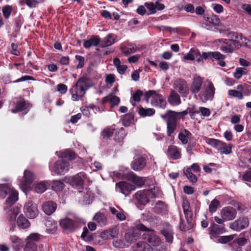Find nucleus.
Returning a JSON list of instances; mask_svg holds the SVG:
<instances>
[{
  "instance_id": "33",
  "label": "nucleus",
  "mask_w": 251,
  "mask_h": 251,
  "mask_svg": "<svg viewBox=\"0 0 251 251\" xmlns=\"http://www.w3.org/2000/svg\"><path fill=\"white\" fill-rule=\"evenodd\" d=\"M49 186L50 183L48 181H42L35 185L34 190L37 193H43Z\"/></svg>"
},
{
  "instance_id": "7",
  "label": "nucleus",
  "mask_w": 251,
  "mask_h": 251,
  "mask_svg": "<svg viewBox=\"0 0 251 251\" xmlns=\"http://www.w3.org/2000/svg\"><path fill=\"white\" fill-rule=\"evenodd\" d=\"M35 179L34 175L29 170H25L23 179L20 181V187L25 193H26L31 189V184Z\"/></svg>"
},
{
  "instance_id": "44",
  "label": "nucleus",
  "mask_w": 251,
  "mask_h": 251,
  "mask_svg": "<svg viewBox=\"0 0 251 251\" xmlns=\"http://www.w3.org/2000/svg\"><path fill=\"white\" fill-rule=\"evenodd\" d=\"M247 69L245 68L238 67L233 73V76L237 79H240L243 75L247 74Z\"/></svg>"
},
{
  "instance_id": "19",
  "label": "nucleus",
  "mask_w": 251,
  "mask_h": 251,
  "mask_svg": "<svg viewBox=\"0 0 251 251\" xmlns=\"http://www.w3.org/2000/svg\"><path fill=\"white\" fill-rule=\"evenodd\" d=\"M167 156L174 160H176L181 158V149L176 146L170 145L168 147Z\"/></svg>"
},
{
  "instance_id": "2",
  "label": "nucleus",
  "mask_w": 251,
  "mask_h": 251,
  "mask_svg": "<svg viewBox=\"0 0 251 251\" xmlns=\"http://www.w3.org/2000/svg\"><path fill=\"white\" fill-rule=\"evenodd\" d=\"M187 110H184L180 112H176L169 111L165 115H162L161 117L165 120L167 125V133L169 136H171L176 127V120L180 119L182 116L187 114Z\"/></svg>"
},
{
  "instance_id": "35",
  "label": "nucleus",
  "mask_w": 251,
  "mask_h": 251,
  "mask_svg": "<svg viewBox=\"0 0 251 251\" xmlns=\"http://www.w3.org/2000/svg\"><path fill=\"white\" fill-rule=\"evenodd\" d=\"M154 210L156 212L161 215H166L168 213L167 205L162 201H158L154 207Z\"/></svg>"
},
{
  "instance_id": "10",
  "label": "nucleus",
  "mask_w": 251,
  "mask_h": 251,
  "mask_svg": "<svg viewBox=\"0 0 251 251\" xmlns=\"http://www.w3.org/2000/svg\"><path fill=\"white\" fill-rule=\"evenodd\" d=\"M102 135L106 138L113 137L114 140L123 139L125 136L124 129L122 127L120 129L106 128L103 130Z\"/></svg>"
},
{
  "instance_id": "45",
  "label": "nucleus",
  "mask_w": 251,
  "mask_h": 251,
  "mask_svg": "<svg viewBox=\"0 0 251 251\" xmlns=\"http://www.w3.org/2000/svg\"><path fill=\"white\" fill-rule=\"evenodd\" d=\"M19 213V209L17 207H10L7 216V218L9 221H14Z\"/></svg>"
},
{
  "instance_id": "6",
  "label": "nucleus",
  "mask_w": 251,
  "mask_h": 251,
  "mask_svg": "<svg viewBox=\"0 0 251 251\" xmlns=\"http://www.w3.org/2000/svg\"><path fill=\"white\" fill-rule=\"evenodd\" d=\"M199 93L198 96L203 102L212 100L215 93V88L213 83L207 80L204 84L203 88Z\"/></svg>"
},
{
  "instance_id": "42",
  "label": "nucleus",
  "mask_w": 251,
  "mask_h": 251,
  "mask_svg": "<svg viewBox=\"0 0 251 251\" xmlns=\"http://www.w3.org/2000/svg\"><path fill=\"white\" fill-rule=\"evenodd\" d=\"M10 195L6 201V203L8 204H13L18 200V193L16 190L12 191Z\"/></svg>"
},
{
  "instance_id": "41",
  "label": "nucleus",
  "mask_w": 251,
  "mask_h": 251,
  "mask_svg": "<svg viewBox=\"0 0 251 251\" xmlns=\"http://www.w3.org/2000/svg\"><path fill=\"white\" fill-rule=\"evenodd\" d=\"M155 112L153 108H144L141 107L139 109V114L141 117H145L147 116H151Z\"/></svg>"
},
{
  "instance_id": "51",
  "label": "nucleus",
  "mask_w": 251,
  "mask_h": 251,
  "mask_svg": "<svg viewBox=\"0 0 251 251\" xmlns=\"http://www.w3.org/2000/svg\"><path fill=\"white\" fill-rule=\"evenodd\" d=\"M184 173L187 178L192 183H195L197 181V177L191 171V168H187L184 171Z\"/></svg>"
},
{
  "instance_id": "34",
  "label": "nucleus",
  "mask_w": 251,
  "mask_h": 251,
  "mask_svg": "<svg viewBox=\"0 0 251 251\" xmlns=\"http://www.w3.org/2000/svg\"><path fill=\"white\" fill-rule=\"evenodd\" d=\"M115 38L116 36L114 34H109L100 42V46L106 47L112 45L115 43Z\"/></svg>"
},
{
  "instance_id": "61",
  "label": "nucleus",
  "mask_w": 251,
  "mask_h": 251,
  "mask_svg": "<svg viewBox=\"0 0 251 251\" xmlns=\"http://www.w3.org/2000/svg\"><path fill=\"white\" fill-rule=\"evenodd\" d=\"M228 94L230 96L238 98L239 99H242L243 98V96L242 93L238 91L235 90H230L228 91Z\"/></svg>"
},
{
  "instance_id": "16",
  "label": "nucleus",
  "mask_w": 251,
  "mask_h": 251,
  "mask_svg": "<svg viewBox=\"0 0 251 251\" xmlns=\"http://www.w3.org/2000/svg\"><path fill=\"white\" fill-rule=\"evenodd\" d=\"M148 233H144L143 234L144 239L148 242V244L152 246H158L160 244V239L154 233L152 230H151L148 228Z\"/></svg>"
},
{
  "instance_id": "21",
  "label": "nucleus",
  "mask_w": 251,
  "mask_h": 251,
  "mask_svg": "<svg viewBox=\"0 0 251 251\" xmlns=\"http://www.w3.org/2000/svg\"><path fill=\"white\" fill-rule=\"evenodd\" d=\"M56 207V204L52 201H46L42 205L43 211L48 215H51L55 211Z\"/></svg>"
},
{
  "instance_id": "58",
  "label": "nucleus",
  "mask_w": 251,
  "mask_h": 251,
  "mask_svg": "<svg viewBox=\"0 0 251 251\" xmlns=\"http://www.w3.org/2000/svg\"><path fill=\"white\" fill-rule=\"evenodd\" d=\"M12 7L11 6L7 5L4 6L2 8V13L4 17L6 19H8L11 13Z\"/></svg>"
},
{
  "instance_id": "55",
  "label": "nucleus",
  "mask_w": 251,
  "mask_h": 251,
  "mask_svg": "<svg viewBox=\"0 0 251 251\" xmlns=\"http://www.w3.org/2000/svg\"><path fill=\"white\" fill-rule=\"evenodd\" d=\"M162 233L165 236L167 242H171L173 241V233L171 230L164 229L162 230Z\"/></svg>"
},
{
  "instance_id": "22",
  "label": "nucleus",
  "mask_w": 251,
  "mask_h": 251,
  "mask_svg": "<svg viewBox=\"0 0 251 251\" xmlns=\"http://www.w3.org/2000/svg\"><path fill=\"white\" fill-rule=\"evenodd\" d=\"M202 57L205 60L207 59H210L212 60L215 59L218 61L219 60H224L225 58V56L221 54L218 51H208L203 52L202 53Z\"/></svg>"
},
{
  "instance_id": "36",
  "label": "nucleus",
  "mask_w": 251,
  "mask_h": 251,
  "mask_svg": "<svg viewBox=\"0 0 251 251\" xmlns=\"http://www.w3.org/2000/svg\"><path fill=\"white\" fill-rule=\"evenodd\" d=\"M192 134L186 129L182 130L178 134V138L183 144H186Z\"/></svg>"
},
{
  "instance_id": "46",
  "label": "nucleus",
  "mask_w": 251,
  "mask_h": 251,
  "mask_svg": "<svg viewBox=\"0 0 251 251\" xmlns=\"http://www.w3.org/2000/svg\"><path fill=\"white\" fill-rule=\"evenodd\" d=\"M235 38L239 39L242 46H244L247 47H251V42L247 38L244 37L242 34L235 33Z\"/></svg>"
},
{
  "instance_id": "37",
  "label": "nucleus",
  "mask_w": 251,
  "mask_h": 251,
  "mask_svg": "<svg viewBox=\"0 0 251 251\" xmlns=\"http://www.w3.org/2000/svg\"><path fill=\"white\" fill-rule=\"evenodd\" d=\"M93 220L97 222L100 226L105 225L107 223V218L105 215L101 212H97L95 215Z\"/></svg>"
},
{
  "instance_id": "8",
  "label": "nucleus",
  "mask_w": 251,
  "mask_h": 251,
  "mask_svg": "<svg viewBox=\"0 0 251 251\" xmlns=\"http://www.w3.org/2000/svg\"><path fill=\"white\" fill-rule=\"evenodd\" d=\"M86 179V176L85 174L83 172H81L74 176L66 177V181L73 187L77 189L78 192H80V189L82 188L84 181Z\"/></svg>"
},
{
  "instance_id": "43",
  "label": "nucleus",
  "mask_w": 251,
  "mask_h": 251,
  "mask_svg": "<svg viewBox=\"0 0 251 251\" xmlns=\"http://www.w3.org/2000/svg\"><path fill=\"white\" fill-rule=\"evenodd\" d=\"M14 190L12 189L8 184L0 185V197L4 198L5 196Z\"/></svg>"
},
{
  "instance_id": "18",
  "label": "nucleus",
  "mask_w": 251,
  "mask_h": 251,
  "mask_svg": "<svg viewBox=\"0 0 251 251\" xmlns=\"http://www.w3.org/2000/svg\"><path fill=\"white\" fill-rule=\"evenodd\" d=\"M146 165V160L143 157H137L134 158L131 164L133 170L139 171L143 170Z\"/></svg>"
},
{
  "instance_id": "1",
  "label": "nucleus",
  "mask_w": 251,
  "mask_h": 251,
  "mask_svg": "<svg viewBox=\"0 0 251 251\" xmlns=\"http://www.w3.org/2000/svg\"><path fill=\"white\" fill-rule=\"evenodd\" d=\"M92 86L91 80L85 77L80 78L70 90L73 101H78L85 94L87 90Z\"/></svg>"
},
{
  "instance_id": "40",
  "label": "nucleus",
  "mask_w": 251,
  "mask_h": 251,
  "mask_svg": "<svg viewBox=\"0 0 251 251\" xmlns=\"http://www.w3.org/2000/svg\"><path fill=\"white\" fill-rule=\"evenodd\" d=\"M228 39H218L217 40V42H219L221 44V50L226 53H229L232 52L231 47L229 46L227 43Z\"/></svg>"
},
{
  "instance_id": "17",
  "label": "nucleus",
  "mask_w": 251,
  "mask_h": 251,
  "mask_svg": "<svg viewBox=\"0 0 251 251\" xmlns=\"http://www.w3.org/2000/svg\"><path fill=\"white\" fill-rule=\"evenodd\" d=\"M116 189L125 196H127L132 191L134 190V185L125 181H122L116 183Z\"/></svg>"
},
{
  "instance_id": "63",
  "label": "nucleus",
  "mask_w": 251,
  "mask_h": 251,
  "mask_svg": "<svg viewBox=\"0 0 251 251\" xmlns=\"http://www.w3.org/2000/svg\"><path fill=\"white\" fill-rule=\"evenodd\" d=\"M220 141L218 140L213 138H207L206 139V143L215 148L217 147L218 144Z\"/></svg>"
},
{
  "instance_id": "27",
  "label": "nucleus",
  "mask_w": 251,
  "mask_h": 251,
  "mask_svg": "<svg viewBox=\"0 0 251 251\" xmlns=\"http://www.w3.org/2000/svg\"><path fill=\"white\" fill-rule=\"evenodd\" d=\"M133 251H153V250L145 241H139L133 247Z\"/></svg>"
},
{
  "instance_id": "49",
  "label": "nucleus",
  "mask_w": 251,
  "mask_h": 251,
  "mask_svg": "<svg viewBox=\"0 0 251 251\" xmlns=\"http://www.w3.org/2000/svg\"><path fill=\"white\" fill-rule=\"evenodd\" d=\"M45 224L48 227V228L47 229V231H48V232L50 233H52L56 230L57 224L55 222L47 221Z\"/></svg>"
},
{
  "instance_id": "28",
  "label": "nucleus",
  "mask_w": 251,
  "mask_h": 251,
  "mask_svg": "<svg viewBox=\"0 0 251 251\" xmlns=\"http://www.w3.org/2000/svg\"><path fill=\"white\" fill-rule=\"evenodd\" d=\"M30 107L29 104H27L25 101L22 100L19 102L15 109L11 110V112L15 113L18 111H21L23 114H25L29 111Z\"/></svg>"
},
{
  "instance_id": "15",
  "label": "nucleus",
  "mask_w": 251,
  "mask_h": 251,
  "mask_svg": "<svg viewBox=\"0 0 251 251\" xmlns=\"http://www.w3.org/2000/svg\"><path fill=\"white\" fill-rule=\"evenodd\" d=\"M236 210L230 206L224 207L220 211L221 216L225 221L232 220L236 217Z\"/></svg>"
},
{
  "instance_id": "26",
  "label": "nucleus",
  "mask_w": 251,
  "mask_h": 251,
  "mask_svg": "<svg viewBox=\"0 0 251 251\" xmlns=\"http://www.w3.org/2000/svg\"><path fill=\"white\" fill-rule=\"evenodd\" d=\"M109 209L112 214L115 215L118 220L122 221L126 219V217L124 213L123 210L120 207L116 206V207H114L110 206Z\"/></svg>"
},
{
  "instance_id": "32",
  "label": "nucleus",
  "mask_w": 251,
  "mask_h": 251,
  "mask_svg": "<svg viewBox=\"0 0 251 251\" xmlns=\"http://www.w3.org/2000/svg\"><path fill=\"white\" fill-rule=\"evenodd\" d=\"M121 51L123 54L127 56L129 54L135 53L137 50V47L134 44H127L121 48Z\"/></svg>"
},
{
  "instance_id": "24",
  "label": "nucleus",
  "mask_w": 251,
  "mask_h": 251,
  "mask_svg": "<svg viewBox=\"0 0 251 251\" xmlns=\"http://www.w3.org/2000/svg\"><path fill=\"white\" fill-rule=\"evenodd\" d=\"M59 224L63 228L70 230H74L77 226L76 222H74L68 218L61 220Z\"/></svg>"
},
{
  "instance_id": "57",
  "label": "nucleus",
  "mask_w": 251,
  "mask_h": 251,
  "mask_svg": "<svg viewBox=\"0 0 251 251\" xmlns=\"http://www.w3.org/2000/svg\"><path fill=\"white\" fill-rule=\"evenodd\" d=\"M37 247L35 243L27 241L25 248V251H37Z\"/></svg>"
},
{
  "instance_id": "64",
  "label": "nucleus",
  "mask_w": 251,
  "mask_h": 251,
  "mask_svg": "<svg viewBox=\"0 0 251 251\" xmlns=\"http://www.w3.org/2000/svg\"><path fill=\"white\" fill-rule=\"evenodd\" d=\"M145 5L147 7L148 10L151 12V14H154L156 13V8L155 4L152 2H146Z\"/></svg>"
},
{
  "instance_id": "20",
  "label": "nucleus",
  "mask_w": 251,
  "mask_h": 251,
  "mask_svg": "<svg viewBox=\"0 0 251 251\" xmlns=\"http://www.w3.org/2000/svg\"><path fill=\"white\" fill-rule=\"evenodd\" d=\"M126 178L138 186H141L145 183V180L143 177H139L132 172H128L126 175Z\"/></svg>"
},
{
  "instance_id": "38",
  "label": "nucleus",
  "mask_w": 251,
  "mask_h": 251,
  "mask_svg": "<svg viewBox=\"0 0 251 251\" xmlns=\"http://www.w3.org/2000/svg\"><path fill=\"white\" fill-rule=\"evenodd\" d=\"M10 240L12 243V246L15 250L16 251L20 249V247L23 245V241L22 240L16 236H11Z\"/></svg>"
},
{
  "instance_id": "30",
  "label": "nucleus",
  "mask_w": 251,
  "mask_h": 251,
  "mask_svg": "<svg viewBox=\"0 0 251 251\" xmlns=\"http://www.w3.org/2000/svg\"><path fill=\"white\" fill-rule=\"evenodd\" d=\"M109 101L111 106L113 107L115 105H118L120 101V98L112 94H109V95L105 97L102 99V103H104L106 102Z\"/></svg>"
},
{
  "instance_id": "5",
  "label": "nucleus",
  "mask_w": 251,
  "mask_h": 251,
  "mask_svg": "<svg viewBox=\"0 0 251 251\" xmlns=\"http://www.w3.org/2000/svg\"><path fill=\"white\" fill-rule=\"evenodd\" d=\"M146 97L147 101H150L151 104L153 106L162 108L166 106V101L165 98L154 91H149L146 94Z\"/></svg>"
},
{
  "instance_id": "31",
  "label": "nucleus",
  "mask_w": 251,
  "mask_h": 251,
  "mask_svg": "<svg viewBox=\"0 0 251 251\" xmlns=\"http://www.w3.org/2000/svg\"><path fill=\"white\" fill-rule=\"evenodd\" d=\"M100 43V39L98 37L93 36L90 39L84 42L83 47L85 49H89L92 46H97Z\"/></svg>"
},
{
  "instance_id": "59",
  "label": "nucleus",
  "mask_w": 251,
  "mask_h": 251,
  "mask_svg": "<svg viewBox=\"0 0 251 251\" xmlns=\"http://www.w3.org/2000/svg\"><path fill=\"white\" fill-rule=\"evenodd\" d=\"M113 246L118 248H124L128 246L122 240L117 239L113 241Z\"/></svg>"
},
{
  "instance_id": "25",
  "label": "nucleus",
  "mask_w": 251,
  "mask_h": 251,
  "mask_svg": "<svg viewBox=\"0 0 251 251\" xmlns=\"http://www.w3.org/2000/svg\"><path fill=\"white\" fill-rule=\"evenodd\" d=\"M168 101L170 104L173 106L178 105L181 103L180 97L174 90H171L170 95L168 98Z\"/></svg>"
},
{
  "instance_id": "14",
  "label": "nucleus",
  "mask_w": 251,
  "mask_h": 251,
  "mask_svg": "<svg viewBox=\"0 0 251 251\" xmlns=\"http://www.w3.org/2000/svg\"><path fill=\"white\" fill-rule=\"evenodd\" d=\"M249 225V219L247 217H240L230 225V228L232 230L240 231L247 228Z\"/></svg>"
},
{
  "instance_id": "56",
  "label": "nucleus",
  "mask_w": 251,
  "mask_h": 251,
  "mask_svg": "<svg viewBox=\"0 0 251 251\" xmlns=\"http://www.w3.org/2000/svg\"><path fill=\"white\" fill-rule=\"evenodd\" d=\"M234 238V235H228V236H222L218 238V241L219 243L222 244H226L231 241Z\"/></svg>"
},
{
  "instance_id": "39",
  "label": "nucleus",
  "mask_w": 251,
  "mask_h": 251,
  "mask_svg": "<svg viewBox=\"0 0 251 251\" xmlns=\"http://www.w3.org/2000/svg\"><path fill=\"white\" fill-rule=\"evenodd\" d=\"M17 225L21 228L24 229L29 227L30 223L23 215H20L17 219Z\"/></svg>"
},
{
  "instance_id": "47",
  "label": "nucleus",
  "mask_w": 251,
  "mask_h": 251,
  "mask_svg": "<svg viewBox=\"0 0 251 251\" xmlns=\"http://www.w3.org/2000/svg\"><path fill=\"white\" fill-rule=\"evenodd\" d=\"M56 154H57L59 158H66L68 159H72L74 158L75 154L73 152L66 150L63 152H59L58 153L57 151L56 152Z\"/></svg>"
},
{
  "instance_id": "29",
  "label": "nucleus",
  "mask_w": 251,
  "mask_h": 251,
  "mask_svg": "<svg viewBox=\"0 0 251 251\" xmlns=\"http://www.w3.org/2000/svg\"><path fill=\"white\" fill-rule=\"evenodd\" d=\"M200 55V51L195 49H191L190 51L183 55L182 61L185 60H194L195 58H197Z\"/></svg>"
},
{
  "instance_id": "53",
  "label": "nucleus",
  "mask_w": 251,
  "mask_h": 251,
  "mask_svg": "<svg viewBox=\"0 0 251 251\" xmlns=\"http://www.w3.org/2000/svg\"><path fill=\"white\" fill-rule=\"evenodd\" d=\"M133 115L132 114H127L124 116L123 123L125 126H129L133 122Z\"/></svg>"
},
{
  "instance_id": "62",
  "label": "nucleus",
  "mask_w": 251,
  "mask_h": 251,
  "mask_svg": "<svg viewBox=\"0 0 251 251\" xmlns=\"http://www.w3.org/2000/svg\"><path fill=\"white\" fill-rule=\"evenodd\" d=\"M56 88L57 91L61 94H65L68 90L67 86L65 84L62 83L58 84L57 85Z\"/></svg>"
},
{
  "instance_id": "52",
  "label": "nucleus",
  "mask_w": 251,
  "mask_h": 251,
  "mask_svg": "<svg viewBox=\"0 0 251 251\" xmlns=\"http://www.w3.org/2000/svg\"><path fill=\"white\" fill-rule=\"evenodd\" d=\"M227 44L229 45V46L231 47L232 51H233L234 49L239 48L242 45L239 39H237L236 38V40L233 39H229L227 40Z\"/></svg>"
},
{
  "instance_id": "54",
  "label": "nucleus",
  "mask_w": 251,
  "mask_h": 251,
  "mask_svg": "<svg viewBox=\"0 0 251 251\" xmlns=\"http://www.w3.org/2000/svg\"><path fill=\"white\" fill-rule=\"evenodd\" d=\"M64 186V184L62 181L54 180L52 182V188L55 191H60L63 189Z\"/></svg>"
},
{
  "instance_id": "9",
  "label": "nucleus",
  "mask_w": 251,
  "mask_h": 251,
  "mask_svg": "<svg viewBox=\"0 0 251 251\" xmlns=\"http://www.w3.org/2000/svg\"><path fill=\"white\" fill-rule=\"evenodd\" d=\"M174 90L178 92L182 97H187L189 94V88L187 82L183 79H176L173 84Z\"/></svg>"
},
{
  "instance_id": "50",
  "label": "nucleus",
  "mask_w": 251,
  "mask_h": 251,
  "mask_svg": "<svg viewBox=\"0 0 251 251\" xmlns=\"http://www.w3.org/2000/svg\"><path fill=\"white\" fill-rule=\"evenodd\" d=\"M220 207L219 201L216 199L212 200L209 206V212L213 213L216 211L217 208Z\"/></svg>"
},
{
  "instance_id": "12",
  "label": "nucleus",
  "mask_w": 251,
  "mask_h": 251,
  "mask_svg": "<svg viewBox=\"0 0 251 251\" xmlns=\"http://www.w3.org/2000/svg\"><path fill=\"white\" fill-rule=\"evenodd\" d=\"M24 211L25 215L30 219L35 218L38 214L37 206L32 201H28L25 203Z\"/></svg>"
},
{
  "instance_id": "23",
  "label": "nucleus",
  "mask_w": 251,
  "mask_h": 251,
  "mask_svg": "<svg viewBox=\"0 0 251 251\" xmlns=\"http://www.w3.org/2000/svg\"><path fill=\"white\" fill-rule=\"evenodd\" d=\"M118 233V231L116 228H111L101 232L100 236L103 240H109L115 238Z\"/></svg>"
},
{
  "instance_id": "4",
  "label": "nucleus",
  "mask_w": 251,
  "mask_h": 251,
  "mask_svg": "<svg viewBox=\"0 0 251 251\" xmlns=\"http://www.w3.org/2000/svg\"><path fill=\"white\" fill-rule=\"evenodd\" d=\"M156 197L155 189L139 191L134 195V198L139 204L146 205L150 200Z\"/></svg>"
},
{
  "instance_id": "48",
  "label": "nucleus",
  "mask_w": 251,
  "mask_h": 251,
  "mask_svg": "<svg viewBox=\"0 0 251 251\" xmlns=\"http://www.w3.org/2000/svg\"><path fill=\"white\" fill-rule=\"evenodd\" d=\"M94 196L92 192L89 189H86L85 194L83 197V202L85 204H89L92 202Z\"/></svg>"
},
{
  "instance_id": "3",
  "label": "nucleus",
  "mask_w": 251,
  "mask_h": 251,
  "mask_svg": "<svg viewBox=\"0 0 251 251\" xmlns=\"http://www.w3.org/2000/svg\"><path fill=\"white\" fill-rule=\"evenodd\" d=\"M148 230V228L143 224H137L133 227L132 229L129 230L126 233L125 239L127 243L131 244L140 238L141 236L140 231H144Z\"/></svg>"
},
{
  "instance_id": "11",
  "label": "nucleus",
  "mask_w": 251,
  "mask_h": 251,
  "mask_svg": "<svg viewBox=\"0 0 251 251\" xmlns=\"http://www.w3.org/2000/svg\"><path fill=\"white\" fill-rule=\"evenodd\" d=\"M70 165L69 162L64 159L57 161L53 168L50 167V170L56 174L63 175L69 171Z\"/></svg>"
},
{
  "instance_id": "60",
  "label": "nucleus",
  "mask_w": 251,
  "mask_h": 251,
  "mask_svg": "<svg viewBox=\"0 0 251 251\" xmlns=\"http://www.w3.org/2000/svg\"><path fill=\"white\" fill-rule=\"evenodd\" d=\"M40 239V235L38 233H31L26 238L27 241H31L32 243L37 242Z\"/></svg>"
},
{
  "instance_id": "13",
  "label": "nucleus",
  "mask_w": 251,
  "mask_h": 251,
  "mask_svg": "<svg viewBox=\"0 0 251 251\" xmlns=\"http://www.w3.org/2000/svg\"><path fill=\"white\" fill-rule=\"evenodd\" d=\"M203 78L199 75H195L190 86V91L196 98L197 94L203 88Z\"/></svg>"
}]
</instances>
